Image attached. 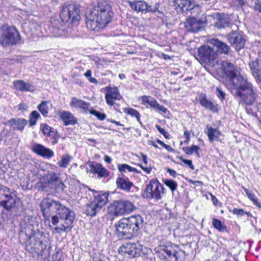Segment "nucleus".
I'll list each match as a JSON object with an SVG mask.
<instances>
[{"mask_svg": "<svg viewBox=\"0 0 261 261\" xmlns=\"http://www.w3.org/2000/svg\"><path fill=\"white\" fill-rule=\"evenodd\" d=\"M174 5L177 12H186L194 9L196 6L194 2L190 0H174Z\"/></svg>", "mask_w": 261, "mask_h": 261, "instance_id": "23", "label": "nucleus"}, {"mask_svg": "<svg viewBox=\"0 0 261 261\" xmlns=\"http://www.w3.org/2000/svg\"><path fill=\"white\" fill-rule=\"evenodd\" d=\"M216 94L221 101L225 99L226 93L222 90L221 87L216 88Z\"/></svg>", "mask_w": 261, "mask_h": 261, "instance_id": "50", "label": "nucleus"}, {"mask_svg": "<svg viewBox=\"0 0 261 261\" xmlns=\"http://www.w3.org/2000/svg\"><path fill=\"white\" fill-rule=\"evenodd\" d=\"M138 165L147 174H149L152 170V167L150 165L149 166H144L142 164H138Z\"/></svg>", "mask_w": 261, "mask_h": 261, "instance_id": "56", "label": "nucleus"}, {"mask_svg": "<svg viewBox=\"0 0 261 261\" xmlns=\"http://www.w3.org/2000/svg\"><path fill=\"white\" fill-rule=\"evenodd\" d=\"M47 102L46 101H42L41 103L38 106V109L43 116H46L48 112V108L47 106Z\"/></svg>", "mask_w": 261, "mask_h": 261, "instance_id": "43", "label": "nucleus"}, {"mask_svg": "<svg viewBox=\"0 0 261 261\" xmlns=\"http://www.w3.org/2000/svg\"><path fill=\"white\" fill-rule=\"evenodd\" d=\"M205 132L211 142L214 141H218L219 140V136L221 135V133L218 128H213L209 125H206V130Z\"/></svg>", "mask_w": 261, "mask_h": 261, "instance_id": "31", "label": "nucleus"}, {"mask_svg": "<svg viewBox=\"0 0 261 261\" xmlns=\"http://www.w3.org/2000/svg\"><path fill=\"white\" fill-rule=\"evenodd\" d=\"M98 14H95V16L99 15L100 16H109L110 17L113 15L112 12L110 10L109 7L101 8L98 7L97 9Z\"/></svg>", "mask_w": 261, "mask_h": 261, "instance_id": "38", "label": "nucleus"}, {"mask_svg": "<svg viewBox=\"0 0 261 261\" xmlns=\"http://www.w3.org/2000/svg\"><path fill=\"white\" fill-rule=\"evenodd\" d=\"M230 212L237 216L238 218H242L244 216L245 211L242 208H234L232 210H229Z\"/></svg>", "mask_w": 261, "mask_h": 261, "instance_id": "48", "label": "nucleus"}, {"mask_svg": "<svg viewBox=\"0 0 261 261\" xmlns=\"http://www.w3.org/2000/svg\"><path fill=\"white\" fill-rule=\"evenodd\" d=\"M227 38L231 45L237 50L244 48L246 40L244 36L239 32L232 31L227 34Z\"/></svg>", "mask_w": 261, "mask_h": 261, "instance_id": "14", "label": "nucleus"}, {"mask_svg": "<svg viewBox=\"0 0 261 261\" xmlns=\"http://www.w3.org/2000/svg\"><path fill=\"white\" fill-rule=\"evenodd\" d=\"M32 229L21 230L19 233L20 243H24L27 251L36 253L42 252L46 246L35 234H32Z\"/></svg>", "mask_w": 261, "mask_h": 261, "instance_id": "4", "label": "nucleus"}, {"mask_svg": "<svg viewBox=\"0 0 261 261\" xmlns=\"http://www.w3.org/2000/svg\"><path fill=\"white\" fill-rule=\"evenodd\" d=\"M88 164L90 168L89 172L93 174H97L98 178L107 177L109 175V172L101 164L95 162H89Z\"/></svg>", "mask_w": 261, "mask_h": 261, "instance_id": "22", "label": "nucleus"}, {"mask_svg": "<svg viewBox=\"0 0 261 261\" xmlns=\"http://www.w3.org/2000/svg\"><path fill=\"white\" fill-rule=\"evenodd\" d=\"M58 115L64 123V125H74L77 123V119L74 115L68 111L59 112Z\"/></svg>", "mask_w": 261, "mask_h": 261, "instance_id": "29", "label": "nucleus"}, {"mask_svg": "<svg viewBox=\"0 0 261 261\" xmlns=\"http://www.w3.org/2000/svg\"><path fill=\"white\" fill-rule=\"evenodd\" d=\"M104 160L107 163H111L112 162V159L108 155H105L104 156Z\"/></svg>", "mask_w": 261, "mask_h": 261, "instance_id": "63", "label": "nucleus"}, {"mask_svg": "<svg viewBox=\"0 0 261 261\" xmlns=\"http://www.w3.org/2000/svg\"><path fill=\"white\" fill-rule=\"evenodd\" d=\"M50 137H52V141L51 142L52 144H56L58 142L59 138V136L57 135V132L55 131L54 133L52 134V136Z\"/></svg>", "mask_w": 261, "mask_h": 261, "instance_id": "57", "label": "nucleus"}, {"mask_svg": "<svg viewBox=\"0 0 261 261\" xmlns=\"http://www.w3.org/2000/svg\"><path fill=\"white\" fill-rule=\"evenodd\" d=\"M115 233L118 238L128 240L135 237L125 218H122L115 224Z\"/></svg>", "mask_w": 261, "mask_h": 261, "instance_id": "11", "label": "nucleus"}, {"mask_svg": "<svg viewBox=\"0 0 261 261\" xmlns=\"http://www.w3.org/2000/svg\"><path fill=\"white\" fill-rule=\"evenodd\" d=\"M88 111L91 115L95 116L99 120H103L106 118V115L105 114L101 113L95 110H89Z\"/></svg>", "mask_w": 261, "mask_h": 261, "instance_id": "45", "label": "nucleus"}, {"mask_svg": "<svg viewBox=\"0 0 261 261\" xmlns=\"http://www.w3.org/2000/svg\"><path fill=\"white\" fill-rule=\"evenodd\" d=\"M60 177L59 175L54 172H50L46 174L43 176L42 179V182L48 183V184H55L60 181Z\"/></svg>", "mask_w": 261, "mask_h": 261, "instance_id": "35", "label": "nucleus"}, {"mask_svg": "<svg viewBox=\"0 0 261 261\" xmlns=\"http://www.w3.org/2000/svg\"><path fill=\"white\" fill-rule=\"evenodd\" d=\"M123 111L124 113L132 116L135 117L137 120V121L141 124L140 114L138 111L133 108H124Z\"/></svg>", "mask_w": 261, "mask_h": 261, "instance_id": "36", "label": "nucleus"}, {"mask_svg": "<svg viewBox=\"0 0 261 261\" xmlns=\"http://www.w3.org/2000/svg\"><path fill=\"white\" fill-rule=\"evenodd\" d=\"M39 117L40 115L36 111H33L31 112L29 119L30 126L36 124L37 120Z\"/></svg>", "mask_w": 261, "mask_h": 261, "instance_id": "42", "label": "nucleus"}, {"mask_svg": "<svg viewBox=\"0 0 261 261\" xmlns=\"http://www.w3.org/2000/svg\"><path fill=\"white\" fill-rule=\"evenodd\" d=\"M33 23L31 24V22L30 21L28 22L27 21L24 22L22 24V27L24 31L29 32V31H31L32 29V25Z\"/></svg>", "mask_w": 261, "mask_h": 261, "instance_id": "52", "label": "nucleus"}, {"mask_svg": "<svg viewBox=\"0 0 261 261\" xmlns=\"http://www.w3.org/2000/svg\"><path fill=\"white\" fill-rule=\"evenodd\" d=\"M27 121L25 119H12L8 123L13 127V129H17L22 130L27 124Z\"/></svg>", "mask_w": 261, "mask_h": 261, "instance_id": "34", "label": "nucleus"}, {"mask_svg": "<svg viewBox=\"0 0 261 261\" xmlns=\"http://www.w3.org/2000/svg\"><path fill=\"white\" fill-rule=\"evenodd\" d=\"M130 5L133 9L138 12L146 13L147 12H150L154 15L161 13L157 7L159 6L158 4H155V6L153 8L151 6H148L144 1H136L130 3Z\"/></svg>", "mask_w": 261, "mask_h": 261, "instance_id": "15", "label": "nucleus"}, {"mask_svg": "<svg viewBox=\"0 0 261 261\" xmlns=\"http://www.w3.org/2000/svg\"><path fill=\"white\" fill-rule=\"evenodd\" d=\"M107 93L105 95V99L107 103L110 106H113L115 104V100H120L122 97L116 87H106Z\"/></svg>", "mask_w": 261, "mask_h": 261, "instance_id": "19", "label": "nucleus"}, {"mask_svg": "<svg viewBox=\"0 0 261 261\" xmlns=\"http://www.w3.org/2000/svg\"><path fill=\"white\" fill-rule=\"evenodd\" d=\"M211 199H212V201L213 204L215 205H216L217 204V202H218V200H217V198L216 197V196H215L213 195H211Z\"/></svg>", "mask_w": 261, "mask_h": 261, "instance_id": "64", "label": "nucleus"}, {"mask_svg": "<svg viewBox=\"0 0 261 261\" xmlns=\"http://www.w3.org/2000/svg\"><path fill=\"white\" fill-rule=\"evenodd\" d=\"M70 106L72 107L82 109L85 112H87L89 111L90 103L81 99H77L75 97H72L70 103Z\"/></svg>", "mask_w": 261, "mask_h": 261, "instance_id": "32", "label": "nucleus"}, {"mask_svg": "<svg viewBox=\"0 0 261 261\" xmlns=\"http://www.w3.org/2000/svg\"><path fill=\"white\" fill-rule=\"evenodd\" d=\"M212 225L213 227L219 231H225L226 230V226L223 225L222 222L216 218L213 219Z\"/></svg>", "mask_w": 261, "mask_h": 261, "instance_id": "37", "label": "nucleus"}, {"mask_svg": "<svg viewBox=\"0 0 261 261\" xmlns=\"http://www.w3.org/2000/svg\"><path fill=\"white\" fill-rule=\"evenodd\" d=\"M230 3L232 6L236 7H242L244 4L243 0H231Z\"/></svg>", "mask_w": 261, "mask_h": 261, "instance_id": "53", "label": "nucleus"}, {"mask_svg": "<svg viewBox=\"0 0 261 261\" xmlns=\"http://www.w3.org/2000/svg\"><path fill=\"white\" fill-rule=\"evenodd\" d=\"M199 147L197 146L193 145L190 147H183L182 150L184 151V152L188 155H191L194 152H197V150H199Z\"/></svg>", "mask_w": 261, "mask_h": 261, "instance_id": "47", "label": "nucleus"}, {"mask_svg": "<svg viewBox=\"0 0 261 261\" xmlns=\"http://www.w3.org/2000/svg\"><path fill=\"white\" fill-rule=\"evenodd\" d=\"M87 28L90 31L98 32L102 30L110 21V18L107 17H86Z\"/></svg>", "mask_w": 261, "mask_h": 261, "instance_id": "12", "label": "nucleus"}, {"mask_svg": "<svg viewBox=\"0 0 261 261\" xmlns=\"http://www.w3.org/2000/svg\"><path fill=\"white\" fill-rule=\"evenodd\" d=\"M141 98L142 104L143 105L148 104L151 108L156 109L164 113H166L168 111L167 109L164 106L159 104L156 100L151 96L144 95Z\"/></svg>", "mask_w": 261, "mask_h": 261, "instance_id": "26", "label": "nucleus"}, {"mask_svg": "<svg viewBox=\"0 0 261 261\" xmlns=\"http://www.w3.org/2000/svg\"><path fill=\"white\" fill-rule=\"evenodd\" d=\"M179 159L184 163H185V164L188 165L190 168V169H191L192 170L194 169V166L193 165L192 162L191 160H186V159H184L182 157H179Z\"/></svg>", "mask_w": 261, "mask_h": 261, "instance_id": "54", "label": "nucleus"}, {"mask_svg": "<svg viewBox=\"0 0 261 261\" xmlns=\"http://www.w3.org/2000/svg\"><path fill=\"white\" fill-rule=\"evenodd\" d=\"M116 185L118 188L126 191H129L130 188L133 186V182L124 176L117 178Z\"/></svg>", "mask_w": 261, "mask_h": 261, "instance_id": "30", "label": "nucleus"}, {"mask_svg": "<svg viewBox=\"0 0 261 261\" xmlns=\"http://www.w3.org/2000/svg\"><path fill=\"white\" fill-rule=\"evenodd\" d=\"M41 208L45 220L48 219L51 213H55L56 215L51 217V223L57 225L60 220L61 224L54 228L58 233L62 231L68 232L73 227V222L75 219L73 211L62 204L59 201L55 200L50 198H46L41 202Z\"/></svg>", "mask_w": 261, "mask_h": 261, "instance_id": "2", "label": "nucleus"}, {"mask_svg": "<svg viewBox=\"0 0 261 261\" xmlns=\"http://www.w3.org/2000/svg\"><path fill=\"white\" fill-rule=\"evenodd\" d=\"M221 65L226 77L227 87L232 95L240 99L241 104L252 105L256 99L253 84L240 73L239 68L229 61H223Z\"/></svg>", "mask_w": 261, "mask_h": 261, "instance_id": "1", "label": "nucleus"}, {"mask_svg": "<svg viewBox=\"0 0 261 261\" xmlns=\"http://www.w3.org/2000/svg\"><path fill=\"white\" fill-rule=\"evenodd\" d=\"M166 171L167 173H168L171 176H172L173 177H175L177 175L176 171L173 169H171L169 168H167Z\"/></svg>", "mask_w": 261, "mask_h": 261, "instance_id": "58", "label": "nucleus"}, {"mask_svg": "<svg viewBox=\"0 0 261 261\" xmlns=\"http://www.w3.org/2000/svg\"><path fill=\"white\" fill-rule=\"evenodd\" d=\"M119 251L125 255H128L129 257L137 256L147 257V255L151 254V250L143 246L138 242L136 243H126L122 245L119 249Z\"/></svg>", "mask_w": 261, "mask_h": 261, "instance_id": "8", "label": "nucleus"}, {"mask_svg": "<svg viewBox=\"0 0 261 261\" xmlns=\"http://www.w3.org/2000/svg\"><path fill=\"white\" fill-rule=\"evenodd\" d=\"M16 203V197L7 193L0 201V205L8 211L13 208Z\"/></svg>", "mask_w": 261, "mask_h": 261, "instance_id": "25", "label": "nucleus"}, {"mask_svg": "<svg viewBox=\"0 0 261 261\" xmlns=\"http://www.w3.org/2000/svg\"><path fill=\"white\" fill-rule=\"evenodd\" d=\"M155 127L158 129V130L164 136L165 138H170V135L164 128H162L158 125H156Z\"/></svg>", "mask_w": 261, "mask_h": 261, "instance_id": "51", "label": "nucleus"}, {"mask_svg": "<svg viewBox=\"0 0 261 261\" xmlns=\"http://www.w3.org/2000/svg\"><path fill=\"white\" fill-rule=\"evenodd\" d=\"M249 199L252 201L254 205L261 208V203L258 201L255 195L251 192H246Z\"/></svg>", "mask_w": 261, "mask_h": 261, "instance_id": "46", "label": "nucleus"}, {"mask_svg": "<svg viewBox=\"0 0 261 261\" xmlns=\"http://www.w3.org/2000/svg\"><path fill=\"white\" fill-rule=\"evenodd\" d=\"M19 32L14 27L4 25L0 31V43L3 46L14 45L20 40Z\"/></svg>", "mask_w": 261, "mask_h": 261, "instance_id": "7", "label": "nucleus"}, {"mask_svg": "<svg viewBox=\"0 0 261 261\" xmlns=\"http://www.w3.org/2000/svg\"><path fill=\"white\" fill-rule=\"evenodd\" d=\"M154 251L161 259L168 261H182L185 256L184 251L180 250L176 245L167 240L160 241Z\"/></svg>", "mask_w": 261, "mask_h": 261, "instance_id": "3", "label": "nucleus"}, {"mask_svg": "<svg viewBox=\"0 0 261 261\" xmlns=\"http://www.w3.org/2000/svg\"><path fill=\"white\" fill-rule=\"evenodd\" d=\"M189 183H191L193 185L197 186V185H202L203 184V182L201 181L197 180V181H194L192 179H190L189 180Z\"/></svg>", "mask_w": 261, "mask_h": 261, "instance_id": "61", "label": "nucleus"}, {"mask_svg": "<svg viewBox=\"0 0 261 261\" xmlns=\"http://www.w3.org/2000/svg\"><path fill=\"white\" fill-rule=\"evenodd\" d=\"M251 74L258 84H261V55L249 63Z\"/></svg>", "mask_w": 261, "mask_h": 261, "instance_id": "20", "label": "nucleus"}, {"mask_svg": "<svg viewBox=\"0 0 261 261\" xmlns=\"http://www.w3.org/2000/svg\"><path fill=\"white\" fill-rule=\"evenodd\" d=\"M164 183L167 186L172 192L175 191L177 187V183L172 179H166Z\"/></svg>", "mask_w": 261, "mask_h": 261, "instance_id": "44", "label": "nucleus"}, {"mask_svg": "<svg viewBox=\"0 0 261 261\" xmlns=\"http://www.w3.org/2000/svg\"><path fill=\"white\" fill-rule=\"evenodd\" d=\"M89 190L93 193V199L86 204L84 213L87 216L94 217L100 213L103 206L108 201L109 194L94 190Z\"/></svg>", "mask_w": 261, "mask_h": 261, "instance_id": "5", "label": "nucleus"}, {"mask_svg": "<svg viewBox=\"0 0 261 261\" xmlns=\"http://www.w3.org/2000/svg\"><path fill=\"white\" fill-rule=\"evenodd\" d=\"M215 27L218 29L231 27L232 21L229 17H214Z\"/></svg>", "mask_w": 261, "mask_h": 261, "instance_id": "33", "label": "nucleus"}, {"mask_svg": "<svg viewBox=\"0 0 261 261\" xmlns=\"http://www.w3.org/2000/svg\"><path fill=\"white\" fill-rule=\"evenodd\" d=\"M78 17H50V30L56 37L65 36L66 28H71L73 23L78 21Z\"/></svg>", "mask_w": 261, "mask_h": 261, "instance_id": "6", "label": "nucleus"}, {"mask_svg": "<svg viewBox=\"0 0 261 261\" xmlns=\"http://www.w3.org/2000/svg\"><path fill=\"white\" fill-rule=\"evenodd\" d=\"M13 86L16 90L21 92H33L35 90V87L33 85L21 80L14 81Z\"/></svg>", "mask_w": 261, "mask_h": 261, "instance_id": "28", "label": "nucleus"}, {"mask_svg": "<svg viewBox=\"0 0 261 261\" xmlns=\"http://www.w3.org/2000/svg\"><path fill=\"white\" fill-rule=\"evenodd\" d=\"M141 155L142 158L143 164H144V166H148L147 165V156L142 153H141Z\"/></svg>", "mask_w": 261, "mask_h": 261, "instance_id": "60", "label": "nucleus"}, {"mask_svg": "<svg viewBox=\"0 0 261 261\" xmlns=\"http://www.w3.org/2000/svg\"><path fill=\"white\" fill-rule=\"evenodd\" d=\"M71 158L68 154L63 156L61 161L58 162V165L61 168H66L68 166Z\"/></svg>", "mask_w": 261, "mask_h": 261, "instance_id": "39", "label": "nucleus"}, {"mask_svg": "<svg viewBox=\"0 0 261 261\" xmlns=\"http://www.w3.org/2000/svg\"><path fill=\"white\" fill-rule=\"evenodd\" d=\"M164 188L156 179H152L142 194L144 198L147 199H154L159 200L162 198L161 193H164Z\"/></svg>", "mask_w": 261, "mask_h": 261, "instance_id": "10", "label": "nucleus"}, {"mask_svg": "<svg viewBox=\"0 0 261 261\" xmlns=\"http://www.w3.org/2000/svg\"><path fill=\"white\" fill-rule=\"evenodd\" d=\"M107 121H109V122H111V123H114V124H116V125H119V126H123V125L122 124L120 123V122L119 121H116V120H114V119H107Z\"/></svg>", "mask_w": 261, "mask_h": 261, "instance_id": "62", "label": "nucleus"}, {"mask_svg": "<svg viewBox=\"0 0 261 261\" xmlns=\"http://www.w3.org/2000/svg\"><path fill=\"white\" fill-rule=\"evenodd\" d=\"M199 103L205 109L210 110L214 113L219 111L218 106L206 98L205 93H201L199 96Z\"/></svg>", "mask_w": 261, "mask_h": 261, "instance_id": "27", "label": "nucleus"}, {"mask_svg": "<svg viewBox=\"0 0 261 261\" xmlns=\"http://www.w3.org/2000/svg\"><path fill=\"white\" fill-rule=\"evenodd\" d=\"M118 170L122 172H125L126 170H128L129 172H134L135 173H138L137 169L133 168L127 164H119L118 165Z\"/></svg>", "mask_w": 261, "mask_h": 261, "instance_id": "40", "label": "nucleus"}, {"mask_svg": "<svg viewBox=\"0 0 261 261\" xmlns=\"http://www.w3.org/2000/svg\"><path fill=\"white\" fill-rule=\"evenodd\" d=\"M206 17H188L186 26L193 32L199 31L206 22Z\"/></svg>", "mask_w": 261, "mask_h": 261, "instance_id": "17", "label": "nucleus"}, {"mask_svg": "<svg viewBox=\"0 0 261 261\" xmlns=\"http://www.w3.org/2000/svg\"><path fill=\"white\" fill-rule=\"evenodd\" d=\"M57 183L58 184L57 188L58 190L63 191L65 187L64 183L61 181V179H60V181H59L58 182H57Z\"/></svg>", "mask_w": 261, "mask_h": 261, "instance_id": "59", "label": "nucleus"}, {"mask_svg": "<svg viewBox=\"0 0 261 261\" xmlns=\"http://www.w3.org/2000/svg\"><path fill=\"white\" fill-rule=\"evenodd\" d=\"M31 150L37 155L44 158H50L54 155V153L51 150L36 143L32 146Z\"/></svg>", "mask_w": 261, "mask_h": 261, "instance_id": "24", "label": "nucleus"}, {"mask_svg": "<svg viewBox=\"0 0 261 261\" xmlns=\"http://www.w3.org/2000/svg\"><path fill=\"white\" fill-rule=\"evenodd\" d=\"M10 189L7 187L0 185V201L4 198V197L7 193H10Z\"/></svg>", "mask_w": 261, "mask_h": 261, "instance_id": "49", "label": "nucleus"}, {"mask_svg": "<svg viewBox=\"0 0 261 261\" xmlns=\"http://www.w3.org/2000/svg\"><path fill=\"white\" fill-rule=\"evenodd\" d=\"M80 6L73 2L65 3L63 6L60 16H80Z\"/></svg>", "mask_w": 261, "mask_h": 261, "instance_id": "18", "label": "nucleus"}, {"mask_svg": "<svg viewBox=\"0 0 261 261\" xmlns=\"http://www.w3.org/2000/svg\"><path fill=\"white\" fill-rule=\"evenodd\" d=\"M210 43L213 45L214 50L217 53V57L219 54H228L230 50V47L227 43L217 38H212Z\"/></svg>", "mask_w": 261, "mask_h": 261, "instance_id": "21", "label": "nucleus"}, {"mask_svg": "<svg viewBox=\"0 0 261 261\" xmlns=\"http://www.w3.org/2000/svg\"><path fill=\"white\" fill-rule=\"evenodd\" d=\"M40 127L43 134L46 135L47 136H52V134L54 133L55 132V130H53L52 128L49 127L46 124L41 125Z\"/></svg>", "mask_w": 261, "mask_h": 261, "instance_id": "41", "label": "nucleus"}, {"mask_svg": "<svg viewBox=\"0 0 261 261\" xmlns=\"http://www.w3.org/2000/svg\"><path fill=\"white\" fill-rule=\"evenodd\" d=\"M198 55L204 62H210L217 58V53L214 50V48H211L208 45H203L198 49Z\"/></svg>", "mask_w": 261, "mask_h": 261, "instance_id": "16", "label": "nucleus"}, {"mask_svg": "<svg viewBox=\"0 0 261 261\" xmlns=\"http://www.w3.org/2000/svg\"><path fill=\"white\" fill-rule=\"evenodd\" d=\"M253 7L255 11L261 13V0H255Z\"/></svg>", "mask_w": 261, "mask_h": 261, "instance_id": "55", "label": "nucleus"}, {"mask_svg": "<svg viewBox=\"0 0 261 261\" xmlns=\"http://www.w3.org/2000/svg\"><path fill=\"white\" fill-rule=\"evenodd\" d=\"M125 219L134 237L137 236L140 232V230L143 227V218L140 215H136L125 218Z\"/></svg>", "mask_w": 261, "mask_h": 261, "instance_id": "13", "label": "nucleus"}, {"mask_svg": "<svg viewBox=\"0 0 261 261\" xmlns=\"http://www.w3.org/2000/svg\"><path fill=\"white\" fill-rule=\"evenodd\" d=\"M135 206L133 203L127 200H119L114 201L108 207L111 214L119 216L132 212Z\"/></svg>", "mask_w": 261, "mask_h": 261, "instance_id": "9", "label": "nucleus"}]
</instances>
